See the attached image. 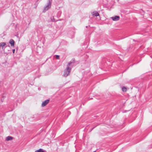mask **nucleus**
<instances>
[{"label": "nucleus", "mask_w": 152, "mask_h": 152, "mask_svg": "<svg viewBox=\"0 0 152 152\" xmlns=\"http://www.w3.org/2000/svg\"><path fill=\"white\" fill-rule=\"evenodd\" d=\"M49 99H47L45 101L43 102L42 104V106L44 107L47 105V104L49 103Z\"/></svg>", "instance_id": "nucleus-3"}, {"label": "nucleus", "mask_w": 152, "mask_h": 152, "mask_svg": "<svg viewBox=\"0 0 152 152\" xmlns=\"http://www.w3.org/2000/svg\"><path fill=\"white\" fill-rule=\"evenodd\" d=\"M12 139V137L11 136H8L6 137V140L7 141H9Z\"/></svg>", "instance_id": "nucleus-9"}, {"label": "nucleus", "mask_w": 152, "mask_h": 152, "mask_svg": "<svg viewBox=\"0 0 152 152\" xmlns=\"http://www.w3.org/2000/svg\"><path fill=\"white\" fill-rule=\"evenodd\" d=\"M92 15L95 16H97L99 15V14L96 11H94L93 12Z\"/></svg>", "instance_id": "nucleus-7"}, {"label": "nucleus", "mask_w": 152, "mask_h": 152, "mask_svg": "<svg viewBox=\"0 0 152 152\" xmlns=\"http://www.w3.org/2000/svg\"><path fill=\"white\" fill-rule=\"evenodd\" d=\"M6 43L5 42H1L0 43V45L1 47L3 50H4V46L6 45Z\"/></svg>", "instance_id": "nucleus-6"}, {"label": "nucleus", "mask_w": 152, "mask_h": 152, "mask_svg": "<svg viewBox=\"0 0 152 152\" xmlns=\"http://www.w3.org/2000/svg\"><path fill=\"white\" fill-rule=\"evenodd\" d=\"M51 2L49 0L48 1L47 4L44 7V10H43V12H45L46 11L48 10L51 7Z\"/></svg>", "instance_id": "nucleus-2"}, {"label": "nucleus", "mask_w": 152, "mask_h": 152, "mask_svg": "<svg viewBox=\"0 0 152 152\" xmlns=\"http://www.w3.org/2000/svg\"><path fill=\"white\" fill-rule=\"evenodd\" d=\"M34 152H46V151L42 149H40Z\"/></svg>", "instance_id": "nucleus-8"}, {"label": "nucleus", "mask_w": 152, "mask_h": 152, "mask_svg": "<svg viewBox=\"0 0 152 152\" xmlns=\"http://www.w3.org/2000/svg\"><path fill=\"white\" fill-rule=\"evenodd\" d=\"M122 91L123 92H126L127 90V88H126V87H122Z\"/></svg>", "instance_id": "nucleus-10"}, {"label": "nucleus", "mask_w": 152, "mask_h": 152, "mask_svg": "<svg viewBox=\"0 0 152 152\" xmlns=\"http://www.w3.org/2000/svg\"><path fill=\"white\" fill-rule=\"evenodd\" d=\"M111 18L113 21H116L119 20L120 18L118 16H115L114 17H111Z\"/></svg>", "instance_id": "nucleus-4"}, {"label": "nucleus", "mask_w": 152, "mask_h": 152, "mask_svg": "<svg viewBox=\"0 0 152 152\" xmlns=\"http://www.w3.org/2000/svg\"><path fill=\"white\" fill-rule=\"evenodd\" d=\"M72 63L69 62L68 64L66 69L64 70L63 76L64 77H66L69 74L71 68L72 67Z\"/></svg>", "instance_id": "nucleus-1"}, {"label": "nucleus", "mask_w": 152, "mask_h": 152, "mask_svg": "<svg viewBox=\"0 0 152 152\" xmlns=\"http://www.w3.org/2000/svg\"><path fill=\"white\" fill-rule=\"evenodd\" d=\"M15 51V49H13L12 50V52L13 53H14Z\"/></svg>", "instance_id": "nucleus-12"}, {"label": "nucleus", "mask_w": 152, "mask_h": 152, "mask_svg": "<svg viewBox=\"0 0 152 152\" xmlns=\"http://www.w3.org/2000/svg\"><path fill=\"white\" fill-rule=\"evenodd\" d=\"M59 58V56L58 55L56 56V58L57 59H58Z\"/></svg>", "instance_id": "nucleus-11"}, {"label": "nucleus", "mask_w": 152, "mask_h": 152, "mask_svg": "<svg viewBox=\"0 0 152 152\" xmlns=\"http://www.w3.org/2000/svg\"><path fill=\"white\" fill-rule=\"evenodd\" d=\"M95 152V151H94V152Z\"/></svg>", "instance_id": "nucleus-13"}, {"label": "nucleus", "mask_w": 152, "mask_h": 152, "mask_svg": "<svg viewBox=\"0 0 152 152\" xmlns=\"http://www.w3.org/2000/svg\"><path fill=\"white\" fill-rule=\"evenodd\" d=\"M9 43L11 45V46L12 47H14V46L15 42L14 40L12 39H11L10 40Z\"/></svg>", "instance_id": "nucleus-5"}]
</instances>
